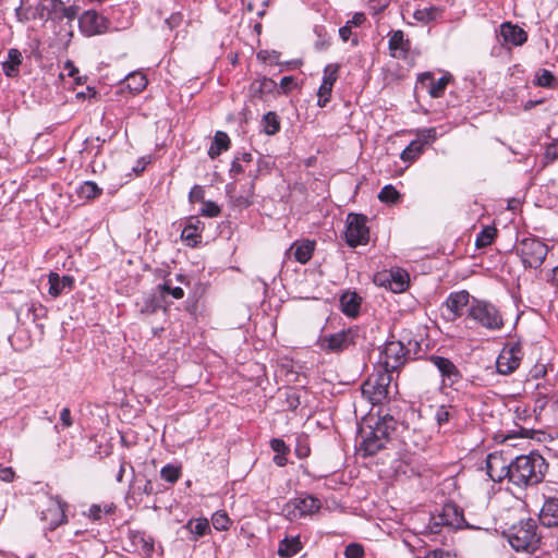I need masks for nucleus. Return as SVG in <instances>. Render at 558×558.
Returning a JSON list of instances; mask_svg holds the SVG:
<instances>
[{
  "instance_id": "49530a36",
  "label": "nucleus",
  "mask_w": 558,
  "mask_h": 558,
  "mask_svg": "<svg viewBox=\"0 0 558 558\" xmlns=\"http://www.w3.org/2000/svg\"><path fill=\"white\" fill-rule=\"evenodd\" d=\"M345 558H363L364 548L361 544L351 543L344 549Z\"/></svg>"
},
{
  "instance_id": "3c124183",
  "label": "nucleus",
  "mask_w": 558,
  "mask_h": 558,
  "mask_svg": "<svg viewBox=\"0 0 558 558\" xmlns=\"http://www.w3.org/2000/svg\"><path fill=\"white\" fill-rule=\"evenodd\" d=\"M451 413L448 408L440 407L436 412V421L439 425H442L449 421Z\"/></svg>"
},
{
  "instance_id": "6ab92c4d",
  "label": "nucleus",
  "mask_w": 558,
  "mask_h": 558,
  "mask_svg": "<svg viewBox=\"0 0 558 558\" xmlns=\"http://www.w3.org/2000/svg\"><path fill=\"white\" fill-rule=\"evenodd\" d=\"M227 194L234 206L248 207L254 201V182L250 181L241 189H238L236 184H230L227 186Z\"/></svg>"
},
{
  "instance_id": "338daca9",
  "label": "nucleus",
  "mask_w": 558,
  "mask_h": 558,
  "mask_svg": "<svg viewBox=\"0 0 558 558\" xmlns=\"http://www.w3.org/2000/svg\"><path fill=\"white\" fill-rule=\"evenodd\" d=\"M546 157L553 160L558 157V145H551L547 148Z\"/></svg>"
},
{
  "instance_id": "13d9d810",
  "label": "nucleus",
  "mask_w": 558,
  "mask_h": 558,
  "mask_svg": "<svg viewBox=\"0 0 558 558\" xmlns=\"http://www.w3.org/2000/svg\"><path fill=\"white\" fill-rule=\"evenodd\" d=\"M195 230L196 229L192 226L185 227L181 234L182 239L187 240V241L193 240L196 235Z\"/></svg>"
},
{
  "instance_id": "f3484780",
  "label": "nucleus",
  "mask_w": 558,
  "mask_h": 558,
  "mask_svg": "<svg viewBox=\"0 0 558 558\" xmlns=\"http://www.w3.org/2000/svg\"><path fill=\"white\" fill-rule=\"evenodd\" d=\"M522 360V351L519 345L506 348L499 354L496 366L500 374L508 375L514 372Z\"/></svg>"
},
{
  "instance_id": "bf43d9fd",
  "label": "nucleus",
  "mask_w": 558,
  "mask_h": 558,
  "mask_svg": "<svg viewBox=\"0 0 558 558\" xmlns=\"http://www.w3.org/2000/svg\"><path fill=\"white\" fill-rule=\"evenodd\" d=\"M352 27L350 26V23H347L343 27L339 29V35L343 41H348L351 34H352Z\"/></svg>"
},
{
  "instance_id": "f704fd0d",
  "label": "nucleus",
  "mask_w": 558,
  "mask_h": 558,
  "mask_svg": "<svg viewBox=\"0 0 558 558\" xmlns=\"http://www.w3.org/2000/svg\"><path fill=\"white\" fill-rule=\"evenodd\" d=\"M497 234V230L494 227H485L478 234L475 241V245L477 247H486L492 244L495 236Z\"/></svg>"
},
{
  "instance_id": "864d4df0",
  "label": "nucleus",
  "mask_w": 558,
  "mask_h": 558,
  "mask_svg": "<svg viewBox=\"0 0 558 558\" xmlns=\"http://www.w3.org/2000/svg\"><path fill=\"white\" fill-rule=\"evenodd\" d=\"M15 473L12 468L5 466L0 469V481L5 483L13 482Z\"/></svg>"
},
{
  "instance_id": "473e14b6",
  "label": "nucleus",
  "mask_w": 558,
  "mask_h": 558,
  "mask_svg": "<svg viewBox=\"0 0 558 558\" xmlns=\"http://www.w3.org/2000/svg\"><path fill=\"white\" fill-rule=\"evenodd\" d=\"M125 83L130 90L140 93L147 86V78L143 73L135 72L126 77Z\"/></svg>"
},
{
  "instance_id": "e433bc0d",
  "label": "nucleus",
  "mask_w": 558,
  "mask_h": 558,
  "mask_svg": "<svg viewBox=\"0 0 558 558\" xmlns=\"http://www.w3.org/2000/svg\"><path fill=\"white\" fill-rule=\"evenodd\" d=\"M424 147L417 140L412 141L409 146L402 151L401 159L403 161H413L423 153Z\"/></svg>"
},
{
  "instance_id": "423d86ee",
  "label": "nucleus",
  "mask_w": 558,
  "mask_h": 558,
  "mask_svg": "<svg viewBox=\"0 0 558 558\" xmlns=\"http://www.w3.org/2000/svg\"><path fill=\"white\" fill-rule=\"evenodd\" d=\"M439 526H448L452 529H462L468 526L462 510L454 504H447L442 507L441 512L430 519L428 525L429 532L436 534Z\"/></svg>"
},
{
  "instance_id": "4d7b16f0",
  "label": "nucleus",
  "mask_w": 558,
  "mask_h": 558,
  "mask_svg": "<svg viewBox=\"0 0 558 558\" xmlns=\"http://www.w3.org/2000/svg\"><path fill=\"white\" fill-rule=\"evenodd\" d=\"M102 509L99 505L90 506L88 510V517L93 520H99L101 517Z\"/></svg>"
},
{
  "instance_id": "6e6552de",
  "label": "nucleus",
  "mask_w": 558,
  "mask_h": 558,
  "mask_svg": "<svg viewBox=\"0 0 558 558\" xmlns=\"http://www.w3.org/2000/svg\"><path fill=\"white\" fill-rule=\"evenodd\" d=\"M534 413L541 417L556 411L558 396L553 385L537 384L533 392Z\"/></svg>"
},
{
  "instance_id": "052dcab7",
  "label": "nucleus",
  "mask_w": 558,
  "mask_h": 558,
  "mask_svg": "<svg viewBox=\"0 0 558 558\" xmlns=\"http://www.w3.org/2000/svg\"><path fill=\"white\" fill-rule=\"evenodd\" d=\"M204 191L201 186H194L190 193V198L194 201H199L203 198Z\"/></svg>"
},
{
  "instance_id": "2f4dec72",
  "label": "nucleus",
  "mask_w": 558,
  "mask_h": 558,
  "mask_svg": "<svg viewBox=\"0 0 558 558\" xmlns=\"http://www.w3.org/2000/svg\"><path fill=\"white\" fill-rule=\"evenodd\" d=\"M102 190L93 181L83 182L77 189L80 198L94 199L100 196Z\"/></svg>"
},
{
  "instance_id": "5fc2aeb1",
  "label": "nucleus",
  "mask_w": 558,
  "mask_h": 558,
  "mask_svg": "<svg viewBox=\"0 0 558 558\" xmlns=\"http://www.w3.org/2000/svg\"><path fill=\"white\" fill-rule=\"evenodd\" d=\"M161 289L168 293L171 294L174 299H182L184 296V291L180 287L171 288L167 283H165Z\"/></svg>"
},
{
  "instance_id": "cd10ccee",
  "label": "nucleus",
  "mask_w": 558,
  "mask_h": 558,
  "mask_svg": "<svg viewBox=\"0 0 558 558\" xmlns=\"http://www.w3.org/2000/svg\"><path fill=\"white\" fill-rule=\"evenodd\" d=\"M313 250V244L308 241L301 244H294L290 248V251L293 252L294 258L301 264H305L311 259Z\"/></svg>"
},
{
  "instance_id": "2eb2a0df",
  "label": "nucleus",
  "mask_w": 558,
  "mask_h": 558,
  "mask_svg": "<svg viewBox=\"0 0 558 558\" xmlns=\"http://www.w3.org/2000/svg\"><path fill=\"white\" fill-rule=\"evenodd\" d=\"M469 301L470 294L466 291L451 293L444 304L442 316L448 322L456 320L462 315L463 308L468 306Z\"/></svg>"
},
{
  "instance_id": "69168bd1",
  "label": "nucleus",
  "mask_w": 558,
  "mask_h": 558,
  "mask_svg": "<svg viewBox=\"0 0 558 558\" xmlns=\"http://www.w3.org/2000/svg\"><path fill=\"white\" fill-rule=\"evenodd\" d=\"M241 172H243V168H242L241 163L239 162V158H236L231 165L230 173L234 175V174H239Z\"/></svg>"
},
{
  "instance_id": "39448f33",
  "label": "nucleus",
  "mask_w": 558,
  "mask_h": 558,
  "mask_svg": "<svg viewBox=\"0 0 558 558\" xmlns=\"http://www.w3.org/2000/svg\"><path fill=\"white\" fill-rule=\"evenodd\" d=\"M517 251L525 267L538 268L548 253L547 245L537 239H523Z\"/></svg>"
},
{
  "instance_id": "e2e57ef3",
  "label": "nucleus",
  "mask_w": 558,
  "mask_h": 558,
  "mask_svg": "<svg viewBox=\"0 0 558 558\" xmlns=\"http://www.w3.org/2000/svg\"><path fill=\"white\" fill-rule=\"evenodd\" d=\"M287 402L291 409H296L300 404L299 396L292 392L287 396Z\"/></svg>"
},
{
  "instance_id": "9d476101",
  "label": "nucleus",
  "mask_w": 558,
  "mask_h": 558,
  "mask_svg": "<svg viewBox=\"0 0 558 558\" xmlns=\"http://www.w3.org/2000/svg\"><path fill=\"white\" fill-rule=\"evenodd\" d=\"M368 228L366 227V217L359 214H349L347 218L345 241L354 247L365 244L368 241Z\"/></svg>"
},
{
  "instance_id": "ddd939ff",
  "label": "nucleus",
  "mask_w": 558,
  "mask_h": 558,
  "mask_svg": "<svg viewBox=\"0 0 558 558\" xmlns=\"http://www.w3.org/2000/svg\"><path fill=\"white\" fill-rule=\"evenodd\" d=\"M405 349L400 341H391L386 343L380 355V363L388 373L399 368L404 361Z\"/></svg>"
},
{
  "instance_id": "1a4fd4ad",
  "label": "nucleus",
  "mask_w": 558,
  "mask_h": 558,
  "mask_svg": "<svg viewBox=\"0 0 558 558\" xmlns=\"http://www.w3.org/2000/svg\"><path fill=\"white\" fill-rule=\"evenodd\" d=\"M320 508V501L312 496L290 500L282 508L283 515L289 521H296L304 515L312 514Z\"/></svg>"
},
{
  "instance_id": "7ed1b4c3",
  "label": "nucleus",
  "mask_w": 558,
  "mask_h": 558,
  "mask_svg": "<svg viewBox=\"0 0 558 558\" xmlns=\"http://www.w3.org/2000/svg\"><path fill=\"white\" fill-rule=\"evenodd\" d=\"M510 545L517 550H534L539 542L535 521L529 519L514 524L508 534Z\"/></svg>"
},
{
  "instance_id": "79ce46f5",
  "label": "nucleus",
  "mask_w": 558,
  "mask_h": 558,
  "mask_svg": "<svg viewBox=\"0 0 558 558\" xmlns=\"http://www.w3.org/2000/svg\"><path fill=\"white\" fill-rule=\"evenodd\" d=\"M554 75L548 70H541L535 75V83L542 87H550L554 82Z\"/></svg>"
},
{
  "instance_id": "20e7f679",
  "label": "nucleus",
  "mask_w": 558,
  "mask_h": 558,
  "mask_svg": "<svg viewBox=\"0 0 558 558\" xmlns=\"http://www.w3.org/2000/svg\"><path fill=\"white\" fill-rule=\"evenodd\" d=\"M391 375L387 371L371 375L362 386V393L373 404L383 402L388 397Z\"/></svg>"
},
{
  "instance_id": "a19ab883",
  "label": "nucleus",
  "mask_w": 558,
  "mask_h": 558,
  "mask_svg": "<svg viewBox=\"0 0 558 558\" xmlns=\"http://www.w3.org/2000/svg\"><path fill=\"white\" fill-rule=\"evenodd\" d=\"M160 475L165 481L175 483L181 475V471L179 468L168 464L161 469Z\"/></svg>"
},
{
  "instance_id": "72a5a7b5",
  "label": "nucleus",
  "mask_w": 558,
  "mask_h": 558,
  "mask_svg": "<svg viewBox=\"0 0 558 558\" xmlns=\"http://www.w3.org/2000/svg\"><path fill=\"white\" fill-rule=\"evenodd\" d=\"M270 447L274 451L277 452V454L274 458L275 463L279 466H283L287 462L284 454L289 451L284 441L281 439L275 438L270 441Z\"/></svg>"
},
{
  "instance_id": "09e8293b",
  "label": "nucleus",
  "mask_w": 558,
  "mask_h": 558,
  "mask_svg": "<svg viewBox=\"0 0 558 558\" xmlns=\"http://www.w3.org/2000/svg\"><path fill=\"white\" fill-rule=\"evenodd\" d=\"M202 214L207 217H217L220 214V207L213 202H205Z\"/></svg>"
},
{
  "instance_id": "ea45409f",
  "label": "nucleus",
  "mask_w": 558,
  "mask_h": 558,
  "mask_svg": "<svg viewBox=\"0 0 558 558\" xmlns=\"http://www.w3.org/2000/svg\"><path fill=\"white\" fill-rule=\"evenodd\" d=\"M339 64L330 63L324 69L323 84L332 86L338 80Z\"/></svg>"
},
{
  "instance_id": "8fccbe9b",
  "label": "nucleus",
  "mask_w": 558,
  "mask_h": 558,
  "mask_svg": "<svg viewBox=\"0 0 558 558\" xmlns=\"http://www.w3.org/2000/svg\"><path fill=\"white\" fill-rule=\"evenodd\" d=\"M434 76L432 73L426 72L418 76V82L423 88H425L430 95V87L434 85Z\"/></svg>"
},
{
  "instance_id": "37998d69",
  "label": "nucleus",
  "mask_w": 558,
  "mask_h": 558,
  "mask_svg": "<svg viewBox=\"0 0 558 558\" xmlns=\"http://www.w3.org/2000/svg\"><path fill=\"white\" fill-rule=\"evenodd\" d=\"M213 525L218 531H225L229 526V518L226 512H216L211 518Z\"/></svg>"
},
{
  "instance_id": "c756f323",
  "label": "nucleus",
  "mask_w": 558,
  "mask_h": 558,
  "mask_svg": "<svg viewBox=\"0 0 558 558\" xmlns=\"http://www.w3.org/2000/svg\"><path fill=\"white\" fill-rule=\"evenodd\" d=\"M185 529L196 537H202L210 531L209 522L205 518L190 520Z\"/></svg>"
},
{
  "instance_id": "c03bdc74",
  "label": "nucleus",
  "mask_w": 558,
  "mask_h": 558,
  "mask_svg": "<svg viewBox=\"0 0 558 558\" xmlns=\"http://www.w3.org/2000/svg\"><path fill=\"white\" fill-rule=\"evenodd\" d=\"M331 92H332V86L325 85L322 83V85L317 92V97H318L317 105L319 107H325L327 105V102L330 100Z\"/></svg>"
},
{
  "instance_id": "c9c22d12",
  "label": "nucleus",
  "mask_w": 558,
  "mask_h": 558,
  "mask_svg": "<svg viewBox=\"0 0 558 558\" xmlns=\"http://www.w3.org/2000/svg\"><path fill=\"white\" fill-rule=\"evenodd\" d=\"M400 197V193L391 184L385 185L378 194L379 201L387 204H396L399 202Z\"/></svg>"
},
{
  "instance_id": "774afa93",
  "label": "nucleus",
  "mask_w": 558,
  "mask_h": 558,
  "mask_svg": "<svg viewBox=\"0 0 558 558\" xmlns=\"http://www.w3.org/2000/svg\"><path fill=\"white\" fill-rule=\"evenodd\" d=\"M293 77L292 76H283L280 81V86L282 88H288L290 86V84L293 83Z\"/></svg>"
},
{
  "instance_id": "58836bf2",
  "label": "nucleus",
  "mask_w": 558,
  "mask_h": 558,
  "mask_svg": "<svg viewBox=\"0 0 558 558\" xmlns=\"http://www.w3.org/2000/svg\"><path fill=\"white\" fill-rule=\"evenodd\" d=\"M439 13V10L435 7L430 8H424V9H417L413 16L416 21L428 23L430 21H434Z\"/></svg>"
},
{
  "instance_id": "c85d7f7f",
  "label": "nucleus",
  "mask_w": 558,
  "mask_h": 558,
  "mask_svg": "<svg viewBox=\"0 0 558 558\" xmlns=\"http://www.w3.org/2000/svg\"><path fill=\"white\" fill-rule=\"evenodd\" d=\"M391 280L389 288L392 292H402L409 284V275L403 270H396L390 272Z\"/></svg>"
},
{
  "instance_id": "b1692460",
  "label": "nucleus",
  "mask_w": 558,
  "mask_h": 558,
  "mask_svg": "<svg viewBox=\"0 0 558 558\" xmlns=\"http://www.w3.org/2000/svg\"><path fill=\"white\" fill-rule=\"evenodd\" d=\"M46 8L57 14L59 17L74 20L78 13V9L74 5L65 7L61 0H45Z\"/></svg>"
},
{
  "instance_id": "0eeeda50",
  "label": "nucleus",
  "mask_w": 558,
  "mask_h": 558,
  "mask_svg": "<svg viewBox=\"0 0 558 558\" xmlns=\"http://www.w3.org/2000/svg\"><path fill=\"white\" fill-rule=\"evenodd\" d=\"M469 315L487 329H500L504 326L499 311L489 303L476 302L470 307Z\"/></svg>"
},
{
  "instance_id": "dca6fc26",
  "label": "nucleus",
  "mask_w": 558,
  "mask_h": 558,
  "mask_svg": "<svg viewBox=\"0 0 558 558\" xmlns=\"http://www.w3.org/2000/svg\"><path fill=\"white\" fill-rule=\"evenodd\" d=\"M80 28L87 36L102 34L108 29V21L96 11H86L80 17Z\"/></svg>"
},
{
  "instance_id": "4be33fe9",
  "label": "nucleus",
  "mask_w": 558,
  "mask_h": 558,
  "mask_svg": "<svg viewBox=\"0 0 558 558\" xmlns=\"http://www.w3.org/2000/svg\"><path fill=\"white\" fill-rule=\"evenodd\" d=\"M500 34L505 41L511 43L515 46L524 44L527 39L526 33L521 27L509 22L501 25Z\"/></svg>"
},
{
  "instance_id": "7c9ffc66",
  "label": "nucleus",
  "mask_w": 558,
  "mask_h": 558,
  "mask_svg": "<svg viewBox=\"0 0 558 558\" xmlns=\"http://www.w3.org/2000/svg\"><path fill=\"white\" fill-rule=\"evenodd\" d=\"M301 550V542L298 537L295 538H284L278 548V554L281 557H292Z\"/></svg>"
},
{
  "instance_id": "4468645a",
  "label": "nucleus",
  "mask_w": 558,
  "mask_h": 558,
  "mask_svg": "<svg viewBox=\"0 0 558 558\" xmlns=\"http://www.w3.org/2000/svg\"><path fill=\"white\" fill-rule=\"evenodd\" d=\"M64 507L65 504L59 498H48L45 508L41 510V519L48 524L50 530H54L65 522Z\"/></svg>"
},
{
  "instance_id": "f03ea898",
  "label": "nucleus",
  "mask_w": 558,
  "mask_h": 558,
  "mask_svg": "<svg viewBox=\"0 0 558 558\" xmlns=\"http://www.w3.org/2000/svg\"><path fill=\"white\" fill-rule=\"evenodd\" d=\"M396 422L391 416L375 417L369 415L361 425L362 441L360 450L365 456H373L384 448L389 435L395 430Z\"/></svg>"
},
{
  "instance_id": "f257e3e1",
  "label": "nucleus",
  "mask_w": 558,
  "mask_h": 558,
  "mask_svg": "<svg viewBox=\"0 0 558 558\" xmlns=\"http://www.w3.org/2000/svg\"><path fill=\"white\" fill-rule=\"evenodd\" d=\"M547 469L548 464L539 453L517 457L511 461L510 483L520 488L537 485L544 480Z\"/></svg>"
},
{
  "instance_id": "aec40b11",
  "label": "nucleus",
  "mask_w": 558,
  "mask_h": 558,
  "mask_svg": "<svg viewBox=\"0 0 558 558\" xmlns=\"http://www.w3.org/2000/svg\"><path fill=\"white\" fill-rule=\"evenodd\" d=\"M541 522L548 527L558 525V498H548L539 514Z\"/></svg>"
},
{
  "instance_id": "a18cd8bd",
  "label": "nucleus",
  "mask_w": 558,
  "mask_h": 558,
  "mask_svg": "<svg viewBox=\"0 0 558 558\" xmlns=\"http://www.w3.org/2000/svg\"><path fill=\"white\" fill-rule=\"evenodd\" d=\"M448 82L449 80L446 76L440 77L438 81H434V85L430 87V96L433 98L442 96Z\"/></svg>"
},
{
  "instance_id": "9b49d317",
  "label": "nucleus",
  "mask_w": 558,
  "mask_h": 558,
  "mask_svg": "<svg viewBox=\"0 0 558 558\" xmlns=\"http://www.w3.org/2000/svg\"><path fill=\"white\" fill-rule=\"evenodd\" d=\"M354 336L351 329L342 330L333 335L320 336L317 343L323 351L339 352L354 342Z\"/></svg>"
},
{
  "instance_id": "a878e982",
  "label": "nucleus",
  "mask_w": 558,
  "mask_h": 558,
  "mask_svg": "<svg viewBox=\"0 0 558 558\" xmlns=\"http://www.w3.org/2000/svg\"><path fill=\"white\" fill-rule=\"evenodd\" d=\"M21 63L22 53L17 49H10L8 52V60L2 63L4 74L9 77L16 76Z\"/></svg>"
},
{
  "instance_id": "0e129e2a",
  "label": "nucleus",
  "mask_w": 558,
  "mask_h": 558,
  "mask_svg": "<svg viewBox=\"0 0 558 558\" xmlns=\"http://www.w3.org/2000/svg\"><path fill=\"white\" fill-rule=\"evenodd\" d=\"M65 68L69 69V76L74 77L78 84H81V78L75 77V75L78 73V70L74 66V64L71 61H68L65 63Z\"/></svg>"
},
{
  "instance_id": "412c9836",
  "label": "nucleus",
  "mask_w": 558,
  "mask_h": 558,
  "mask_svg": "<svg viewBox=\"0 0 558 558\" xmlns=\"http://www.w3.org/2000/svg\"><path fill=\"white\" fill-rule=\"evenodd\" d=\"M410 49V41L404 38L402 31H396L389 39V50L393 58H404Z\"/></svg>"
},
{
  "instance_id": "393cba45",
  "label": "nucleus",
  "mask_w": 558,
  "mask_h": 558,
  "mask_svg": "<svg viewBox=\"0 0 558 558\" xmlns=\"http://www.w3.org/2000/svg\"><path fill=\"white\" fill-rule=\"evenodd\" d=\"M342 312L351 317L359 314L361 306V298L355 292L343 293L340 298Z\"/></svg>"
},
{
  "instance_id": "4c0bfd02",
  "label": "nucleus",
  "mask_w": 558,
  "mask_h": 558,
  "mask_svg": "<svg viewBox=\"0 0 558 558\" xmlns=\"http://www.w3.org/2000/svg\"><path fill=\"white\" fill-rule=\"evenodd\" d=\"M263 123H264V131L268 135L276 134L280 129V122L278 119V116L272 111L267 112L264 116Z\"/></svg>"
},
{
  "instance_id": "680f3d73",
  "label": "nucleus",
  "mask_w": 558,
  "mask_h": 558,
  "mask_svg": "<svg viewBox=\"0 0 558 558\" xmlns=\"http://www.w3.org/2000/svg\"><path fill=\"white\" fill-rule=\"evenodd\" d=\"M365 21V15L363 13H355L352 17V20L348 21L347 23H350V26H360Z\"/></svg>"
},
{
  "instance_id": "de8ad7c7",
  "label": "nucleus",
  "mask_w": 558,
  "mask_h": 558,
  "mask_svg": "<svg viewBox=\"0 0 558 558\" xmlns=\"http://www.w3.org/2000/svg\"><path fill=\"white\" fill-rule=\"evenodd\" d=\"M416 140L420 141L424 147L436 140V130L434 128L423 130L418 133Z\"/></svg>"
},
{
  "instance_id": "a211bd4d",
  "label": "nucleus",
  "mask_w": 558,
  "mask_h": 558,
  "mask_svg": "<svg viewBox=\"0 0 558 558\" xmlns=\"http://www.w3.org/2000/svg\"><path fill=\"white\" fill-rule=\"evenodd\" d=\"M511 462L507 463L499 452L489 453L486 460V471L490 480L501 482L504 478L510 481Z\"/></svg>"
},
{
  "instance_id": "603ef678",
  "label": "nucleus",
  "mask_w": 558,
  "mask_h": 558,
  "mask_svg": "<svg viewBox=\"0 0 558 558\" xmlns=\"http://www.w3.org/2000/svg\"><path fill=\"white\" fill-rule=\"evenodd\" d=\"M425 558H458L454 554L444 549H435L426 554Z\"/></svg>"
},
{
  "instance_id": "5701e85b",
  "label": "nucleus",
  "mask_w": 558,
  "mask_h": 558,
  "mask_svg": "<svg viewBox=\"0 0 558 558\" xmlns=\"http://www.w3.org/2000/svg\"><path fill=\"white\" fill-rule=\"evenodd\" d=\"M49 281V294L51 296H59L64 289H71L73 286V278L70 276L59 277L56 272H50L48 277Z\"/></svg>"
},
{
  "instance_id": "bb28decb",
  "label": "nucleus",
  "mask_w": 558,
  "mask_h": 558,
  "mask_svg": "<svg viewBox=\"0 0 558 558\" xmlns=\"http://www.w3.org/2000/svg\"><path fill=\"white\" fill-rule=\"evenodd\" d=\"M230 145V138L227 133L218 131L215 134L214 141L208 149V155L210 158H216L223 150H227Z\"/></svg>"
},
{
  "instance_id": "f8f14e48",
  "label": "nucleus",
  "mask_w": 558,
  "mask_h": 558,
  "mask_svg": "<svg viewBox=\"0 0 558 558\" xmlns=\"http://www.w3.org/2000/svg\"><path fill=\"white\" fill-rule=\"evenodd\" d=\"M429 360L441 375L442 387L452 388L461 381L462 375L460 371L449 359L434 355Z\"/></svg>"
},
{
  "instance_id": "6e6d98bb",
  "label": "nucleus",
  "mask_w": 558,
  "mask_h": 558,
  "mask_svg": "<svg viewBox=\"0 0 558 558\" xmlns=\"http://www.w3.org/2000/svg\"><path fill=\"white\" fill-rule=\"evenodd\" d=\"M60 421L62 422L64 427H70L72 425L71 412L68 408H64L61 411Z\"/></svg>"
}]
</instances>
